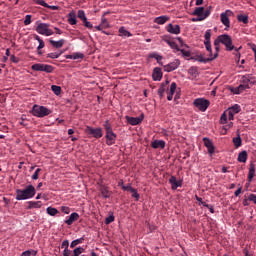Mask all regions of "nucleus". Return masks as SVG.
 <instances>
[{
    "mask_svg": "<svg viewBox=\"0 0 256 256\" xmlns=\"http://www.w3.org/2000/svg\"><path fill=\"white\" fill-rule=\"evenodd\" d=\"M35 186L28 185L25 189H17L16 190V200L17 201H25L27 199H31L35 197Z\"/></svg>",
    "mask_w": 256,
    "mask_h": 256,
    "instance_id": "obj_1",
    "label": "nucleus"
},
{
    "mask_svg": "<svg viewBox=\"0 0 256 256\" xmlns=\"http://www.w3.org/2000/svg\"><path fill=\"white\" fill-rule=\"evenodd\" d=\"M218 43L225 45L226 51H233V49H235V46L233 45V39H231V36L228 34L218 36L214 41V45H217Z\"/></svg>",
    "mask_w": 256,
    "mask_h": 256,
    "instance_id": "obj_2",
    "label": "nucleus"
},
{
    "mask_svg": "<svg viewBox=\"0 0 256 256\" xmlns=\"http://www.w3.org/2000/svg\"><path fill=\"white\" fill-rule=\"evenodd\" d=\"M104 128L106 131V143L107 145H115V141L117 139V134L113 133V127H111V124L109 123V120H107L104 123Z\"/></svg>",
    "mask_w": 256,
    "mask_h": 256,
    "instance_id": "obj_3",
    "label": "nucleus"
},
{
    "mask_svg": "<svg viewBox=\"0 0 256 256\" xmlns=\"http://www.w3.org/2000/svg\"><path fill=\"white\" fill-rule=\"evenodd\" d=\"M34 117H47V115H51V110L45 106H39L35 104L30 111Z\"/></svg>",
    "mask_w": 256,
    "mask_h": 256,
    "instance_id": "obj_4",
    "label": "nucleus"
},
{
    "mask_svg": "<svg viewBox=\"0 0 256 256\" xmlns=\"http://www.w3.org/2000/svg\"><path fill=\"white\" fill-rule=\"evenodd\" d=\"M194 107L198 109L199 111L205 112L207 111V108L209 105H211V102L205 98H197L193 102Z\"/></svg>",
    "mask_w": 256,
    "mask_h": 256,
    "instance_id": "obj_5",
    "label": "nucleus"
},
{
    "mask_svg": "<svg viewBox=\"0 0 256 256\" xmlns=\"http://www.w3.org/2000/svg\"><path fill=\"white\" fill-rule=\"evenodd\" d=\"M229 17H233V11L231 10H226L225 12H222L220 14V21L222 25L226 27L225 31H227L229 27H231V20H229Z\"/></svg>",
    "mask_w": 256,
    "mask_h": 256,
    "instance_id": "obj_6",
    "label": "nucleus"
},
{
    "mask_svg": "<svg viewBox=\"0 0 256 256\" xmlns=\"http://www.w3.org/2000/svg\"><path fill=\"white\" fill-rule=\"evenodd\" d=\"M50 25L47 23H39L36 27L37 33L39 35H45L46 37H50V35H53V30H51Z\"/></svg>",
    "mask_w": 256,
    "mask_h": 256,
    "instance_id": "obj_7",
    "label": "nucleus"
},
{
    "mask_svg": "<svg viewBox=\"0 0 256 256\" xmlns=\"http://www.w3.org/2000/svg\"><path fill=\"white\" fill-rule=\"evenodd\" d=\"M86 133H88V135H93L95 139H101V137H103V130L101 128L87 126Z\"/></svg>",
    "mask_w": 256,
    "mask_h": 256,
    "instance_id": "obj_8",
    "label": "nucleus"
},
{
    "mask_svg": "<svg viewBox=\"0 0 256 256\" xmlns=\"http://www.w3.org/2000/svg\"><path fill=\"white\" fill-rule=\"evenodd\" d=\"M192 15H197L198 17H205L207 19L211 15V9H206L204 7H197Z\"/></svg>",
    "mask_w": 256,
    "mask_h": 256,
    "instance_id": "obj_9",
    "label": "nucleus"
},
{
    "mask_svg": "<svg viewBox=\"0 0 256 256\" xmlns=\"http://www.w3.org/2000/svg\"><path fill=\"white\" fill-rule=\"evenodd\" d=\"M181 65V61L179 59L174 60L173 62L164 65V71L167 73H171V71H175Z\"/></svg>",
    "mask_w": 256,
    "mask_h": 256,
    "instance_id": "obj_10",
    "label": "nucleus"
},
{
    "mask_svg": "<svg viewBox=\"0 0 256 256\" xmlns=\"http://www.w3.org/2000/svg\"><path fill=\"white\" fill-rule=\"evenodd\" d=\"M214 59H217V53H214V55H209L208 58L203 57V55L196 56L195 61H199V63H209L210 61H213Z\"/></svg>",
    "mask_w": 256,
    "mask_h": 256,
    "instance_id": "obj_11",
    "label": "nucleus"
},
{
    "mask_svg": "<svg viewBox=\"0 0 256 256\" xmlns=\"http://www.w3.org/2000/svg\"><path fill=\"white\" fill-rule=\"evenodd\" d=\"M125 118L127 123H129V125H139V123L143 121V115H141L140 117L126 116Z\"/></svg>",
    "mask_w": 256,
    "mask_h": 256,
    "instance_id": "obj_12",
    "label": "nucleus"
},
{
    "mask_svg": "<svg viewBox=\"0 0 256 256\" xmlns=\"http://www.w3.org/2000/svg\"><path fill=\"white\" fill-rule=\"evenodd\" d=\"M203 141L206 149L208 150V153L213 155V153H215V146L213 145V142H211V140L208 138H204Z\"/></svg>",
    "mask_w": 256,
    "mask_h": 256,
    "instance_id": "obj_13",
    "label": "nucleus"
},
{
    "mask_svg": "<svg viewBox=\"0 0 256 256\" xmlns=\"http://www.w3.org/2000/svg\"><path fill=\"white\" fill-rule=\"evenodd\" d=\"M167 31L168 33H172V35H179L181 33V27L179 25L168 24Z\"/></svg>",
    "mask_w": 256,
    "mask_h": 256,
    "instance_id": "obj_14",
    "label": "nucleus"
},
{
    "mask_svg": "<svg viewBox=\"0 0 256 256\" xmlns=\"http://www.w3.org/2000/svg\"><path fill=\"white\" fill-rule=\"evenodd\" d=\"M152 78L154 81H161V79H163V72L161 71V68H154Z\"/></svg>",
    "mask_w": 256,
    "mask_h": 256,
    "instance_id": "obj_15",
    "label": "nucleus"
},
{
    "mask_svg": "<svg viewBox=\"0 0 256 256\" xmlns=\"http://www.w3.org/2000/svg\"><path fill=\"white\" fill-rule=\"evenodd\" d=\"M169 183H170L172 189H174V190L177 189L178 187H181V185H183L181 180H177V178L175 176L170 177Z\"/></svg>",
    "mask_w": 256,
    "mask_h": 256,
    "instance_id": "obj_16",
    "label": "nucleus"
},
{
    "mask_svg": "<svg viewBox=\"0 0 256 256\" xmlns=\"http://www.w3.org/2000/svg\"><path fill=\"white\" fill-rule=\"evenodd\" d=\"M245 89H251V86L245 85V84H240L238 87H236V88H234V90H232V93H234V95H239V94L243 93V91H245Z\"/></svg>",
    "mask_w": 256,
    "mask_h": 256,
    "instance_id": "obj_17",
    "label": "nucleus"
},
{
    "mask_svg": "<svg viewBox=\"0 0 256 256\" xmlns=\"http://www.w3.org/2000/svg\"><path fill=\"white\" fill-rule=\"evenodd\" d=\"M79 220V214L77 212L72 213L67 220H65L66 225H73L75 221Z\"/></svg>",
    "mask_w": 256,
    "mask_h": 256,
    "instance_id": "obj_18",
    "label": "nucleus"
},
{
    "mask_svg": "<svg viewBox=\"0 0 256 256\" xmlns=\"http://www.w3.org/2000/svg\"><path fill=\"white\" fill-rule=\"evenodd\" d=\"M151 147L153 149H165V141L163 140H155L151 143Z\"/></svg>",
    "mask_w": 256,
    "mask_h": 256,
    "instance_id": "obj_19",
    "label": "nucleus"
},
{
    "mask_svg": "<svg viewBox=\"0 0 256 256\" xmlns=\"http://www.w3.org/2000/svg\"><path fill=\"white\" fill-rule=\"evenodd\" d=\"M176 90H177V83H175V82L171 83L170 91H169L168 96H167L168 101L173 100V95H175Z\"/></svg>",
    "mask_w": 256,
    "mask_h": 256,
    "instance_id": "obj_20",
    "label": "nucleus"
},
{
    "mask_svg": "<svg viewBox=\"0 0 256 256\" xmlns=\"http://www.w3.org/2000/svg\"><path fill=\"white\" fill-rule=\"evenodd\" d=\"M242 85H249V83L251 85H255V80H253V78H251V75H244L242 76Z\"/></svg>",
    "mask_w": 256,
    "mask_h": 256,
    "instance_id": "obj_21",
    "label": "nucleus"
},
{
    "mask_svg": "<svg viewBox=\"0 0 256 256\" xmlns=\"http://www.w3.org/2000/svg\"><path fill=\"white\" fill-rule=\"evenodd\" d=\"M163 41H165V43H167V45H169L171 49H176L177 51H179V46L177 45V43L167 38V36H164Z\"/></svg>",
    "mask_w": 256,
    "mask_h": 256,
    "instance_id": "obj_22",
    "label": "nucleus"
},
{
    "mask_svg": "<svg viewBox=\"0 0 256 256\" xmlns=\"http://www.w3.org/2000/svg\"><path fill=\"white\" fill-rule=\"evenodd\" d=\"M253 177H255V164L251 163L249 172H248V181L251 183L253 181Z\"/></svg>",
    "mask_w": 256,
    "mask_h": 256,
    "instance_id": "obj_23",
    "label": "nucleus"
},
{
    "mask_svg": "<svg viewBox=\"0 0 256 256\" xmlns=\"http://www.w3.org/2000/svg\"><path fill=\"white\" fill-rule=\"evenodd\" d=\"M68 23L70 25H77V15L75 12H70L68 15Z\"/></svg>",
    "mask_w": 256,
    "mask_h": 256,
    "instance_id": "obj_24",
    "label": "nucleus"
},
{
    "mask_svg": "<svg viewBox=\"0 0 256 256\" xmlns=\"http://www.w3.org/2000/svg\"><path fill=\"white\" fill-rule=\"evenodd\" d=\"M169 21V17L167 16H160L155 18L154 23H157V25H165Z\"/></svg>",
    "mask_w": 256,
    "mask_h": 256,
    "instance_id": "obj_25",
    "label": "nucleus"
},
{
    "mask_svg": "<svg viewBox=\"0 0 256 256\" xmlns=\"http://www.w3.org/2000/svg\"><path fill=\"white\" fill-rule=\"evenodd\" d=\"M50 43L55 47V49H61V47L65 45V40L64 39H61L59 41L50 40Z\"/></svg>",
    "mask_w": 256,
    "mask_h": 256,
    "instance_id": "obj_26",
    "label": "nucleus"
},
{
    "mask_svg": "<svg viewBox=\"0 0 256 256\" xmlns=\"http://www.w3.org/2000/svg\"><path fill=\"white\" fill-rule=\"evenodd\" d=\"M239 163H247V151H242L238 155Z\"/></svg>",
    "mask_w": 256,
    "mask_h": 256,
    "instance_id": "obj_27",
    "label": "nucleus"
},
{
    "mask_svg": "<svg viewBox=\"0 0 256 256\" xmlns=\"http://www.w3.org/2000/svg\"><path fill=\"white\" fill-rule=\"evenodd\" d=\"M119 36L120 37H131L132 34H131V32L127 31L125 29V27L122 26L119 28Z\"/></svg>",
    "mask_w": 256,
    "mask_h": 256,
    "instance_id": "obj_28",
    "label": "nucleus"
},
{
    "mask_svg": "<svg viewBox=\"0 0 256 256\" xmlns=\"http://www.w3.org/2000/svg\"><path fill=\"white\" fill-rule=\"evenodd\" d=\"M237 20L239 21V23H244V25H247V23H249V16L239 14L237 16Z\"/></svg>",
    "mask_w": 256,
    "mask_h": 256,
    "instance_id": "obj_29",
    "label": "nucleus"
},
{
    "mask_svg": "<svg viewBox=\"0 0 256 256\" xmlns=\"http://www.w3.org/2000/svg\"><path fill=\"white\" fill-rule=\"evenodd\" d=\"M149 58L156 59L157 63H159L161 65V60L163 59V56H161L157 53H152V54H149Z\"/></svg>",
    "mask_w": 256,
    "mask_h": 256,
    "instance_id": "obj_30",
    "label": "nucleus"
},
{
    "mask_svg": "<svg viewBox=\"0 0 256 256\" xmlns=\"http://www.w3.org/2000/svg\"><path fill=\"white\" fill-rule=\"evenodd\" d=\"M101 193H102V196L105 197V199L109 198L110 195H111V192L109 191V188L103 186L101 188Z\"/></svg>",
    "mask_w": 256,
    "mask_h": 256,
    "instance_id": "obj_31",
    "label": "nucleus"
},
{
    "mask_svg": "<svg viewBox=\"0 0 256 256\" xmlns=\"http://www.w3.org/2000/svg\"><path fill=\"white\" fill-rule=\"evenodd\" d=\"M48 215H51V217H55L57 215V213H59V210H57L56 208L53 207H48L46 209Z\"/></svg>",
    "mask_w": 256,
    "mask_h": 256,
    "instance_id": "obj_32",
    "label": "nucleus"
},
{
    "mask_svg": "<svg viewBox=\"0 0 256 256\" xmlns=\"http://www.w3.org/2000/svg\"><path fill=\"white\" fill-rule=\"evenodd\" d=\"M28 209H41V201L38 202H29Z\"/></svg>",
    "mask_w": 256,
    "mask_h": 256,
    "instance_id": "obj_33",
    "label": "nucleus"
},
{
    "mask_svg": "<svg viewBox=\"0 0 256 256\" xmlns=\"http://www.w3.org/2000/svg\"><path fill=\"white\" fill-rule=\"evenodd\" d=\"M61 55H63V52H53V53H49L47 55V57L49 59H59V57H61Z\"/></svg>",
    "mask_w": 256,
    "mask_h": 256,
    "instance_id": "obj_34",
    "label": "nucleus"
},
{
    "mask_svg": "<svg viewBox=\"0 0 256 256\" xmlns=\"http://www.w3.org/2000/svg\"><path fill=\"white\" fill-rule=\"evenodd\" d=\"M189 75H191L192 77H197L199 75V71L197 70V67H191L188 70Z\"/></svg>",
    "mask_w": 256,
    "mask_h": 256,
    "instance_id": "obj_35",
    "label": "nucleus"
},
{
    "mask_svg": "<svg viewBox=\"0 0 256 256\" xmlns=\"http://www.w3.org/2000/svg\"><path fill=\"white\" fill-rule=\"evenodd\" d=\"M42 71H44V73H53V66L49 64H43Z\"/></svg>",
    "mask_w": 256,
    "mask_h": 256,
    "instance_id": "obj_36",
    "label": "nucleus"
},
{
    "mask_svg": "<svg viewBox=\"0 0 256 256\" xmlns=\"http://www.w3.org/2000/svg\"><path fill=\"white\" fill-rule=\"evenodd\" d=\"M166 89H167V84H161V86L158 89L159 97H163V94L165 93Z\"/></svg>",
    "mask_w": 256,
    "mask_h": 256,
    "instance_id": "obj_37",
    "label": "nucleus"
},
{
    "mask_svg": "<svg viewBox=\"0 0 256 256\" xmlns=\"http://www.w3.org/2000/svg\"><path fill=\"white\" fill-rule=\"evenodd\" d=\"M239 111H241V106H239L238 104L232 106V107L229 109V112H230V113H234V115H236V113H239Z\"/></svg>",
    "mask_w": 256,
    "mask_h": 256,
    "instance_id": "obj_38",
    "label": "nucleus"
},
{
    "mask_svg": "<svg viewBox=\"0 0 256 256\" xmlns=\"http://www.w3.org/2000/svg\"><path fill=\"white\" fill-rule=\"evenodd\" d=\"M204 43H211V29H208L204 35Z\"/></svg>",
    "mask_w": 256,
    "mask_h": 256,
    "instance_id": "obj_39",
    "label": "nucleus"
},
{
    "mask_svg": "<svg viewBox=\"0 0 256 256\" xmlns=\"http://www.w3.org/2000/svg\"><path fill=\"white\" fill-rule=\"evenodd\" d=\"M83 238H79L76 240H73L70 244L71 249H74V247H77V245H79L80 243H83Z\"/></svg>",
    "mask_w": 256,
    "mask_h": 256,
    "instance_id": "obj_40",
    "label": "nucleus"
},
{
    "mask_svg": "<svg viewBox=\"0 0 256 256\" xmlns=\"http://www.w3.org/2000/svg\"><path fill=\"white\" fill-rule=\"evenodd\" d=\"M36 255H37V251L35 250H26L21 254V256H36Z\"/></svg>",
    "mask_w": 256,
    "mask_h": 256,
    "instance_id": "obj_41",
    "label": "nucleus"
},
{
    "mask_svg": "<svg viewBox=\"0 0 256 256\" xmlns=\"http://www.w3.org/2000/svg\"><path fill=\"white\" fill-rule=\"evenodd\" d=\"M32 71H43V64L37 63L31 66Z\"/></svg>",
    "mask_w": 256,
    "mask_h": 256,
    "instance_id": "obj_42",
    "label": "nucleus"
},
{
    "mask_svg": "<svg viewBox=\"0 0 256 256\" xmlns=\"http://www.w3.org/2000/svg\"><path fill=\"white\" fill-rule=\"evenodd\" d=\"M78 19H81L82 22L87 20V16L85 15V11L79 10L77 14Z\"/></svg>",
    "mask_w": 256,
    "mask_h": 256,
    "instance_id": "obj_43",
    "label": "nucleus"
},
{
    "mask_svg": "<svg viewBox=\"0 0 256 256\" xmlns=\"http://www.w3.org/2000/svg\"><path fill=\"white\" fill-rule=\"evenodd\" d=\"M84 251H85V249L83 247H77L76 249L73 250V255L72 256H79Z\"/></svg>",
    "mask_w": 256,
    "mask_h": 256,
    "instance_id": "obj_44",
    "label": "nucleus"
},
{
    "mask_svg": "<svg viewBox=\"0 0 256 256\" xmlns=\"http://www.w3.org/2000/svg\"><path fill=\"white\" fill-rule=\"evenodd\" d=\"M51 89H52V91H53V93L55 95H61V88H60V86L52 85Z\"/></svg>",
    "mask_w": 256,
    "mask_h": 256,
    "instance_id": "obj_45",
    "label": "nucleus"
},
{
    "mask_svg": "<svg viewBox=\"0 0 256 256\" xmlns=\"http://www.w3.org/2000/svg\"><path fill=\"white\" fill-rule=\"evenodd\" d=\"M233 143L235 147H241V143H242L241 136L233 138Z\"/></svg>",
    "mask_w": 256,
    "mask_h": 256,
    "instance_id": "obj_46",
    "label": "nucleus"
},
{
    "mask_svg": "<svg viewBox=\"0 0 256 256\" xmlns=\"http://www.w3.org/2000/svg\"><path fill=\"white\" fill-rule=\"evenodd\" d=\"M204 45L206 47V51H208V53H209L208 56L214 55L213 50L211 49V42H204Z\"/></svg>",
    "mask_w": 256,
    "mask_h": 256,
    "instance_id": "obj_47",
    "label": "nucleus"
},
{
    "mask_svg": "<svg viewBox=\"0 0 256 256\" xmlns=\"http://www.w3.org/2000/svg\"><path fill=\"white\" fill-rule=\"evenodd\" d=\"M37 5H41L42 7H51L49 4L45 2V0H33Z\"/></svg>",
    "mask_w": 256,
    "mask_h": 256,
    "instance_id": "obj_48",
    "label": "nucleus"
},
{
    "mask_svg": "<svg viewBox=\"0 0 256 256\" xmlns=\"http://www.w3.org/2000/svg\"><path fill=\"white\" fill-rule=\"evenodd\" d=\"M227 119H228L227 114L224 112V113L221 115V117H220V123H221L222 125H225V124L227 123Z\"/></svg>",
    "mask_w": 256,
    "mask_h": 256,
    "instance_id": "obj_49",
    "label": "nucleus"
},
{
    "mask_svg": "<svg viewBox=\"0 0 256 256\" xmlns=\"http://www.w3.org/2000/svg\"><path fill=\"white\" fill-rule=\"evenodd\" d=\"M113 221H115V216L110 215L105 219V224L110 225V223H113Z\"/></svg>",
    "mask_w": 256,
    "mask_h": 256,
    "instance_id": "obj_50",
    "label": "nucleus"
},
{
    "mask_svg": "<svg viewBox=\"0 0 256 256\" xmlns=\"http://www.w3.org/2000/svg\"><path fill=\"white\" fill-rule=\"evenodd\" d=\"M101 25L103 29H109V22L107 21L106 18H102Z\"/></svg>",
    "mask_w": 256,
    "mask_h": 256,
    "instance_id": "obj_51",
    "label": "nucleus"
},
{
    "mask_svg": "<svg viewBox=\"0 0 256 256\" xmlns=\"http://www.w3.org/2000/svg\"><path fill=\"white\" fill-rule=\"evenodd\" d=\"M179 51L184 57H191V51L185 49H179Z\"/></svg>",
    "mask_w": 256,
    "mask_h": 256,
    "instance_id": "obj_52",
    "label": "nucleus"
},
{
    "mask_svg": "<svg viewBox=\"0 0 256 256\" xmlns=\"http://www.w3.org/2000/svg\"><path fill=\"white\" fill-rule=\"evenodd\" d=\"M60 210L62 213H65V215H69V213H71V209L67 206H61Z\"/></svg>",
    "mask_w": 256,
    "mask_h": 256,
    "instance_id": "obj_53",
    "label": "nucleus"
},
{
    "mask_svg": "<svg viewBox=\"0 0 256 256\" xmlns=\"http://www.w3.org/2000/svg\"><path fill=\"white\" fill-rule=\"evenodd\" d=\"M39 173H41V169H40V168L36 169V171H35L34 174L32 175V179H33L34 181H37V179H39Z\"/></svg>",
    "mask_w": 256,
    "mask_h": 256,
    "instance_id": "obj_54",
    "label": "nucleus"
},
{
    "mask_svg": "<svg viewBox=\"0 0 256 256\" xmlns=\"http://www.w3.org/2000/svg\"><path fill=\"white\" fill-rule=\"evenodd\" d=\"M83 57H85V55H83V53H80V52L73 54V59L74 60L83 59Z\"/></svg>",
    "mask_w": 256,
    "mask_h": 256,
    "instance_id": "obj_55",
    "label": "nucleus"
},
{
    "mask_svg": "<svg viewBox=\"0 0 256 256\" xmlns=\"http://www.w3.org/2000/svg\"><path fill=\"white\" fill-rule=\"evenodd\" d=\"M84 26L87 27V29H93V24H91V22H89L86 18V20L83 21Z\"/></svg>",
    "mask_w": 256,
    "mask_h": 256,
    "instance_id": "obj_56",
    "label": "nucleus"
},
{
    "mask_svg": "<svg viewBox=\"0 0 256 256\" xmlns=\"http://www.w3.org/2000/svg\"><path fill=\"white\" fill-rule=\"evenodd\" d=\"M24 25H31V15H26Z\"/></svg>",
    "mask_w": 256,
    "mask_h": 256,
    "instance_id": "obj_57",
    "label": "nucleus"
},
{
    "mask_svg": "<svg viewBox=\"0 0 256 256\" xmlns=\"http://www.w3.org/2000/svg\"><path fill=\"white\" fill-rule=\"evenodd\" d=\"M130 193H132V197H134V199L139 200V193H137V189H133Z\"/></svg>",
    "mask_w": 256,
    "mask_h": 256,
    "instance_id": "obj_58",
    "label": "nucleus"
},
{
    "mask_svg": "<svg viewBox=\"0 0 256 256\" xmlns=\"http://www.w3.org/2000/svg\"><path fill=\"white\" fill-rule=\"evenodd\" d=\"M122 189L123 191H129L131 193L135 188L128 184L127 186H122Z\"/></svg>",
    "mask_w": 256,
    "mask_h": 256,
    "instance_id": "obj_59",
    "label": "nucleus"
},
{
    "mask_svg": "<svg viewBox=\"0 0 256 256\" xmlns=\"http://www.w3.org/2000/svg\"><path fill=\"white\" fill-rule=\"evenodd\" d=\"M248 200L254 202L255 205H256V195H255V194H250V195L248 196Z\"/></svg>",
    "mask_w": 256,
    "mask_h": 256,
    "instance_id": "obj_60",
    "label": "nucleus"
},
{
    "mask_svg": "<svg viewBox=\"0 0 256 256\" xmlns=\"http://www.w3.org/2000/svg\"><path fill=\"white\" fill-rule=\"evenodd\" d=\"M43 47H45V42H44L43 40H41V41L39 42V45H38V47H37V50H38V51H41V49H43Z\"/></svg>",
    "mask_w": 256,
    "mask_h": 256,
    "instance_id": "obj_61",
    "label": "nucleus"
},
{
    "mask_svg": "<svg viewBox=\"0 0 256 256\" xmlns=\"http://www.w3.org/2000/svg\"><path fill=\"white\" fill-rule=\"evenodd\" d=\"M63 256H71V250H69V248H65L63 251Z\"/></svg>",
    "mask_w": 256,
    "mask_h": 256,
    "instance_id": "obj_62",
    "label": "nucleus"
},
{
    "mask_svg": "<svg viewBox=\"0 0 256 256\" xmlns=\"http://www.w3.org/2000/svg\"><path fill=\"white\" fill-rule=\"evenodd\" d=\"M227 117H228L229 121H233L235 114L233 112H230V110H229Z\"/></svg>",
    "mask_w": 256,
    "mask_h": 256,
    "instance_id": "obj_63",
    "label": "nucleus"
},
{
    "mask_svg": "<svg viewBox=\"0 0 256 256\" xmlns=\"http://www.w3.org/2000/svg\"><path fill=\"white\" fill-rule=\"evenodd\" d=\"M65 247V249H69V240H64L62 242V248Z\"/></svg>",
    "mask_w": 256,
    "mask_h": 256,
    "instance_id": "obj_64",
    "label": "nucleus"
}]
</instances>
